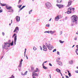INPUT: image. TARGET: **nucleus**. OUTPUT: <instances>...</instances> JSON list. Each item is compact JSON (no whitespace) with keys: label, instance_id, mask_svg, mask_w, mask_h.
Segmentation results:
<instances>
[{"label":"nucleus","instance_id":"35","mask_svg":"<svg viewBox=\"0 0 78 78\" xmlns=\"http://www.w3.org/2000/svg\"><path fill=\"white\" fill-rule=\"evenodd\" d=\"M50 33V31H46L44 32V33Z\"/></svg>","mask_w":78,"mask_h":78},{"label":"nucleus","instance_id":"57","mask_svg":"<svg viewBox=\"0 0 78 78\" xmlns=\"http://www.w3.org/2000/svg\"><path fill=\"white\" fill-rule=\"evenodd\" d=\"M21 75H24V74H23V73H21Z\"/></svg>","mask_w":78,"mask_h":78},{"label":"nucleus","instance_id":"56","mask_svg":"<svg viewBox=\"0 0 78 78\" xmlns=\"http://www.w3.org/2000/svg\"><path fill=\"white\" fill-rule=\"evenodd\" d=\"M65 19V20H67V17H66Z\"/></svg>","mask_w":78,"mask_h":78},{"label":"nucleus","instance_id":"17","mask_svg":"<svg viewBox=\"0 0 78 78\" xmlns=\"http://www.w3.org/2000/svg\"><path fill=\"white\" fill-rule=\"evenodd\" d=\"M13 44H14V43L13 40H12V42L11 43H10L9 44L11 46H12V45H13Z\"/></svg>","mask_w":78,"mask_h":78},{"label":"nucleus","instance_id":"37","mask_svg":"<svg viewBox=\"0 0 78 78\" xmlns=\"http://www.w3.org/2000/svg\"><path fill=\"white\" fill-rule=\"evenodd\" d=\"M16 34H14L13 35V36H12V38H13V37H14V36H16Z\"/></svg>","mask_w":78,"mask_h":78},{"label":"nucleus","instance_id":"18","mask_svg":"<svg viewBox=\"0 0 78 78\" xmlns=\"http://www.w3.org/2000/svg\"><path fill=\"white\" fill-rule=\"evenodd\" d=\"M1 4L2 6H6V4L1 3Z\"/></svg>","mask_w":78,"mask_h":78},{"label":"nucleus","instance_id":"30","mask_svg":"<svg viewBox=\"0 0 78 78\" xmlns=\"http://www.w3.org/2000/svg\"><path fill=\"white\" fill-rule=\"evenodd\" d=\"M33 49L34 50V51H36V50H37V48H36V47H34V46Z\"/></svg>","mask_w":78,"mask_h":78},{"label":"nucleus","instance_id":"63","mask_svg":"<svg viewBox=\"0 0 78 78\" xmlns=\"http://www.w3.org/2000/svg\"><path fill=\"white\" fill-rule=\"evenodd\" d=\"M41 50H42V48H41Z\"/></svg>","mask_w":78,"mask_h":78},{"label":"nucleus","instance_id":"6","mask_svg":"<svg viewBox=\"0 0 78 78\" xmlns=\"http://www.w3.org/2000/svg\"><path fill=\"white\" fill-rule=\"evenodd\" d=\"M5 7L7 9H11L12 8L11 7L9 6V5H6Z\"/></svg>","mask_w":78,"mask_h":78},{"label":"nucleus","instance_id":"62","mask_svg":"<svg viewBox=\"0 0 78 78\" xmlns=\"http://www.w3.org/2000/svg\"><path fill=\"white\" fill-rule=\"evenodd\" d=\"M20 21V17H19V21Z\"/></svg>","mask_w":78,"mask_h":78},{"label":"nucleus","instance_id":"11","mask_svg":"<svg viewBox=\"0 0 78 78\" xmlns=\"http://www.w3.org/2000/svg\"><path fill=\"white\" fill-rule=\"evenodd\" d=\"M43 48H44L43 50H44V51H47V47H46V46H45V45H44L43 47Z\"/></svg>","mask_w":78,"mask_h":78},{"label":"nucleus","instance_id":"38","mask_svg":"<svg viewBox=\"0 0 78 78\" xmlns=\"http://www.w3.org/2000/svg\"><path fill=\"white\" fill-rule=\"evenodd\" d=\"M27 72H27V71H26V72H25L24 73V74L23 75H27Z\"/></svg>","mask_w":78,"mask_h":78},{"label":"nucleus","instance_id":"54","mask_svg":"<svg viewBox=\"0 0 78 78\" xmlns=\"http://www.w3.org/2000/svg\"><path fill=\"white\" fill-rule=\"evenodd\" d=\"M51 18L49 20V21H51Z\"/></svg>","mask_w":78,"mask_h":78},{"label":"nucleus","instance_id":"48","mask_svg":"<svg viewBox=\"0 0 78 78\" xmlns=\"http://www.w3.org/2000/svg\"><path fill=\"white\" fill-rule=\"evenodd\" d=\"M34 69V68H33V67H32L31 68L32 70H33Z\"/></svg>","mask_w":78,"mask_h":78},{"label":"nucleus","instance_id":"39","mask_svg":"<svg viewBox=\"0 0 78 78\" xmlns=\"http://www.w3.org/2000/svg\"><path fill=\"white\" fill-rule=\"evenodd\" d=\"M56 51V49H55L53 51V52H55V51Z\"/></svg>","mask_w":78,"mask_h":78},{"label":"nucleus","instance_id":"15","mask_svg":"<svg viewBox=\"0 0 78 78\" xmlns=\"http://www.w3.org/2000/svg\"><path fill=\"white\" fill-rule=\"evenodd\" d=\"M56 72H57L58 73H59L61 72V70L57 68L56 70Z\"/></svg>","mask_w":78,"mask_h":78},{"label":"nucleus","instance_id":"7","mask_svg":"<svg viewBox=\"0 0 78 78\" xmlns=\"http://www.w3.org/2000/svg\"><path fill=\"white\" fill-rule=\"evenodd\" d=\"M21 59V61L20 62V65H19V67H20V68L21 67V66H22V61H23V59Z\"/></svg>","mask_w":78,"mask_h":78},{"label":"nucleus","instance_id":"40","mask_svg":"<svg viewBox=\"0 0 78 78\" xmlns=\"http://www.w3.org/2000/svg\"><path fill=\"white\" fill-rule=\"evenodd\" d=\"M2 12H3V10L2 9H0V13Z\"/></svg>","mask_w":78,"mask_h":78},{"label":"nucleus","instance_id":"52","mask_svg":"<svg viewBox=\"0 0 78 78\" xmlns=\"http://www.w3.org/2000/svg\"><path fill=\"white\" fill-rule=\"evenodd\" d=\"M9 45L7 46V47H10V44H9Z\"/></svg>","mask_w":78,"mask_h":78},{"label":"nucleus","instance_id":"26","mask_svg":"<svg viewBox=\"0 0 78 78\" xmlns=\"http://www.w3.org/2000/svg\"><path fill=\"white\" fill-rule=\"evenodd\" d=\"M43 69H47V67L46 66H43Z\"/></svg>","mask_w":78,"mask_h":78},{"label":"nucleus","instance_id":"19","mask_svg":"<svg viewBox=\"0 0 78 78\" xmlns=\"http://www.w3.org/2000/svg\"><path fill=\"white\" fill-rule=\"evenodd\" d=\"M55 31H50V33L51 34H53L55 33Z\"/></svg>","mask_w":78,"mask_h":78},{"label":"nucleus","instance_id":"53","mask_svg":"<svg viewBox=\"0 0 78 78\" xmlns=\"http://www.w3.org/2000/svg\"><path fill=\"white\" fill-rule=\"evenodd\" d=\"M47 61H45L44 62V63H46V62H47Z\"/></svg>","mask_w":78,"mask_h":78},{"label":"nucleus","instance_id":"34","mask_svg":"<svg viewBox=\"0 0 78 78\" xmlns=\"http://www.w3.org/2000/svg\"><path fill=\"white\" fill-rule=\"evenodd\" d=\"M45 45L47 47H48L49 46V44H47V43H45Z\"/></svg>","mask_w":78,"mask_h":78},{"label":"nucleus","instance_id":"61","mask_svg":"<svg viewBox=\"0 0 78 78\" xmlns=\"http://www.w3.org/2000/svg\"><path fill=\"white\" fill-rule=\"evenodd\" d=\"M44 63H43V64H42V66H43H43H44Z\"/></svg>","mask_w":78,"mask_h":78},{"label":"nucleus","instance_id":"36","mask_svg":"<svg viewBox=\"0 0 78 78\" xmlns=\"http://www.w3.org/2000/svg\"><path fill=\"white\" fill-rule=\"evenodd\" d=\"M46 27H50V24H47L46 25Z\"/></svg>","mask_w":78,"mask_h":78},{"label":"nucleus","instance_id":"10","mask_svg":"<svg viewBox=\"0 0 78 78\" xmlns=\"http://www.w3.org/2000/svg\"><path fill=\"white\" fill-rule=\"evenodd\" d=\"M57 63L58 64V65H59V66H62V62H61L57 61Z\"/></svg>","mask_w":78,"mask_h":78},{"label":"nucleus","instance_id":"29","mask_svg":"<svg viewBox=\"0 0 78 78\" xmlns=\"http://www.w3.org/2000/svg\"><path fill=\"white\" fill-rule=\"evenodd\" d=\"M59 42H60V43H61V44H63V43H64V41H61V40H59Z\"/></svg>","mask_w":78,"mask_h":78},{"label":"nucleus","instance_id":"1","mask_svg":"<svg viewBox=\"0 0 78 78\" xmlns=\"http://www.w3.org/2000/svg\"><path fill=\"white\" fill-rule=\"evenodd\" d=\"M71 26H74L75 24H76L78 17L76 15H73L71 18Z\"/></svg>","mask_w":78,"mask_h":78},{"label":"nucleus","instance_id":"22","mask_svg":"<svg viewBox=\"0 0 78 78\" xmlns=\"http://www.w3.org/2000/svg\"><path fill=\"white\" fill-rule=\"evenodd\" d=\"M69 64H73V61L72 60L71 61H70L69 62Z\"/></svg>","mask_w":78,"mask_h":78},{"label":"nucleus","instance_id":"3","mask_svg":"<svg viewBox=\"0 0 78 78\" xmlns=\"http://www.w3.org/2000/svg\"><path fill=\"white\" fill-rule=\"evenodd\" d=\"M67 13L68 14H70L71 13H72V12H71V11H72V9H70V7L69 8L67 9Z\"/></svg>","mask_w":78,"mask_h":78},{"label":"nucleus","instance_id":"4","mask_svg":"<svg viewBox=\"0 0 78 78\" xmlns=\"http://www.w3.org/2000/svg\"><path fill=\"white\" fill-rule=\"evenodd\" d=\"M16 41H17V35L15 36L14 38V44L16 45Z\"/></svg>","mask_w":78,"mask_h":78},{"label":"nucleus","instance_id":"31","mask_svg":"<svg viewBox=\"0 0 78 78\" xmlns=\"http://www.w3.org/2000/svg\"><path fill=\"white\" fill-rule=\"evenodd\" d=\"M68 75L69 76V77L71 76L72 75H71V73H68Z\"/></svg>","mask_w":78,"mask_h":78},{"label":"nucleus","instance_id":"12","mask_svg":"<svg viewBox=\"0 0 78 78\" xmlns=\"http://www.w3.org/2000/svg\"><path fill=\"white\" fill-rule=\"evenodd\" d=\"M32 76H38V75L37 73L34 72L32 73Z\"/></svg>","mask_w":78,"mask_h":78},{"label":"nucleus","instance_id":"20","mask_svg":"<svg viewBox=\"0 0 78 78\" xmlns=\"http://www.w3.org/2000/svg\"><path fill=\"white\" fill-rule=\"evenodd\" d=\"M47 48L50 50H52V48H51L50 46H49Z\"/></svg>","mask_w":78,"mask_h":78},{"label":"nucleus","instance_id":"13","mask_svg":"<svg viewBox=\"0 0 78 78\" xmlns=\"http://www.w3.org/2000/svg\"><path fill=\"white\" fill-rule=\"evenodd\" d=\"M56 2L57 3H61L62 0H57Z\"/></svg>","mask_w":78,"mask_h":78},{"label":"nucleus","instance_id":"21","mask_svg":"<svg viewBox=\"0 0 78 78\" xmlns=\"http://www.w3.org/2000/svg\"><path fill=\"white\" fill-rule=\"evenodd\" d=\"M34 72H39V69L37 68L35 71Z\"/></svg>","mask_w":78,"mask_h":78},{"label":"nucleus","instance_id":"46","mask_svg":"<svg viewBox=\"0 0 78 78\" xmlns=\"http://www.w3.org/2000/svg\"><path fill=\"white\" fill-rule=\"evenodd\" d=\"M2 34L3 35V36H4V35H5V33H4V32H3L2 33Z\"/></svg>","mask_w":78,"mask_h":78},{"label":"nucleus","instance_id":"5","mask_svg":"<svg viewBox=\"0 0 78 78\" xmlns=\"http://www.w3.org/2000/svg\"><path fill=\"white\" fill-rule=\"evenodd\" d=\"M56 6H58L59 8L61 9V8H63V5H58V4H56Z\"/></svg>","mask_w":78,"mask_h":78},{"label":"nucleus","instance_id":"16","mask_svg":"<svg viewBox=\"0 0 78 78\" xmlns=\"http://www.w3.org/2000/svg\"><path fill=\"white\" fill-rule=\"evenodd\" d=\"M5 44V45H6V46H7L8 45H9V44H10V43H4Z\"/></svg>","mask_w":78,"mask_h":78},{"label":"nucleus","instance_id":"43","mask_svg":"<svg viewBox=\"0 0 78 78\" xmlns=\"http://www.w3.org/2000/svg\"><path fill=\"white\" fill-rule=\"evenodd\" d=\"M20 2H21V0H19L18 2V4H19V3H20Z\"/></svg>","mask_w":78,"mask_h":78},{"label":"nucleus","instance_id":"45","mask_svg":"<svg viewBox=\"0 0 78 78\" xmlns=\"http://www.w3.org/2000/svg\"><path fill=\"white\" fill-rule=\"evenodd\" d=\"M49 65L50 66H52V65L51 63H49Z\"/></svg>","mask_w":78,"mask_h":78},{"label":"nucleus","instance_id":"64","mask_svg":"<svg viewBox=\"0 0 78 78\" xmlns=\"http://www.w3.org/2000/svg\"><path fill=\"white\" fill-rule=\"evenodd\" d=\"M76 34H78V32H76Z\"/></svg>","mask_w":78,"mask_h":78},{"label":"nucleus","instance_id":"50","mask_svg":"<svg viewBox=\"0 0 78 78\" xmlns=\"http://www.w3.org/2000/svg\"><path fill=\"white\" fill-rule=\"evenodd\" d=\"M26 58H27V59H28V56H27V55H26Z\"/></svg>","mask_w":78,"mask_h":78},{"label":"nucleus","instance_id":"32","mask_svg":"<svg viewBox=\"0 0 78 78\" xmlns=\"http://www.w3.org/2000/svg\"><path fill=\"white\" fill-rule=\"evenodd\" d=\"M72 9H73V11L72 13H74V12H75L74 11H75V8H72Z\"/></svg>","mask_w":78,"mask_h":78},{"label":"nucleus","instance_id":"55","mask_svg":"<svg viewBox=\"0 0 78 78\" xmlns=\"http://www.w3.org/2000/svg\"><path fill=\"white\" fill-rule=\"evenodd\" d=\"M74 40H77V39L76 38H74Z\"/></svg>","mask_w":78,"mask_h":78},{"label":"nucleus","instance_id":"25","mask_svg":"<svg viewBox=\"0 0 78 78\" xmlns=\"http://www.w3.org/2000/svg\"><path fill=\"white\" fill-rule=\"evenodd\" d=\"M13 12V9H10V10L8 11V12Z\"/></svg>","mask_w":78,"mask_h":78},{"label":"nucleus","instance_id":"49","mask_svg":"<svg viewBox=\"0 0 78 78\" xmlns=\"http://www.w3.org/2000/svg\"><path fill=\"white\" fill-rule=\"evenodd\" d=\"M26 50H27V49H25V51H24V53H26Z\"/></svg>","mask_w":78,"mask_h":78},{"label":"nucleus","instance_id":"14","mask_svg":"<svg viewBox=\"0 0 78 78\" xmlns=\"http://www.w3.org/2000/svg\"><path fill=\"white\" fill-rule=\"evenodd\" d=\"M59 19H60V18H59V16H57L55 18V20L58 21V20Z\"/></svg>","mask_w":78,"mask_h":78},{"label":"nucleus","instance_id":"33","mask_svg":"<svg viewBox=\"0 0 78 78\" xmlns=\"http://www.w3.org/2000/svg\"><path fill=\"white\" fill-rule=\"evenodd\" d=\"M19 18V17L18 16H16V21H18V18Z\"/></svg>","mask_w":78,"mask_h":78},{"label":"nucleus","instance_id":"51","mask_svg":"<svg viewBox=\"0 0 78 78\" xmlns=\"http://www.w3.org/2000/svg\"><path fill=\"white\" fill-rule=\"evenodd\" d=\"M76 73H78V70L77 71H75Z\"/></svg>","mask_w":78,"mask_h":78},{"label":"nucleus","instance_id":"9","mask_svg":"<svg viewBox=\"0 0 78 78\" xmlns=\"http://www.w3.org/2000/svg\"><path fill=\"white\" fill-rule=\"evenodd\" d=\"M72 2V1L69 0L68 2L67 6H68V7H69L70 5H72L71 3Z\"/></svg>","mask_w":78,"mask_h":78},{"label":"nucleus","instance_id":"27","mask_svg":"<svg viewBox=\"0 0 78 78\" xmlns=\"http://www.w3.org/2000/svg\"><path fill=\"white\" fill-rule=\"evenodd\" d=\"M22 5H18L17 6V7H18V8H21V7H22Z\"/></svg>","mask_w":78,"mask_h":78},{"label":"nucleus","instance_id":"24","mask_svg":"<svg viewBox=\"0 0 78 78\" xmlns=\"http://www.w3.org/2000/svg\"><path fill=\"white\" fill-rule=\"evenodd\" d=\"M49 46H50L51 48H53L54 47H53V46H52L50 44H49Z\"/></svg>","mask_w":78,"mask_h":78},{"label":"nucleus","instance_id":"42","mask_svg":"<svg viewBox=\"0 0 78 78\" xmlns=\"http://www.w3.org/2000/svg\"><path fill=\"white\" fill-rule=\"evenodd\" d=\"M57 55H59V51H57Z\"/></svg>","mask_w":78,"mask_h":78},{"label":"nucleus","instance_id":"41","mask_svg":"<svg viewBox=\"0 0 78 78\" xmlns=\"http://www.w3.org/2000/svg\"><path fill=\"white\" fill-rule=\"evenodd\" d=\"M60 35H61V34H62V31H61L60 32Z\"/></svg>","mask_w":78,"mask_h":78},{"label":"nucleus","instance_id":"8","mask_svg":"<svg viewBox=\"0 0 78 78\" xmlns=\"http://www.w3.org/2000/svg\"><path fill=\"white\" fill-rule=\"evenodd\" d=\"M17 30H18V31L19 30V27H16L15 28V29L14 30V31H13L14 33H15L16 31H17Z\"/></svg>","mask_w":78,"mask_h":78},{"label":"nucleus","instance_id":"47","mask_svg":"<svg viewBox=\"0 0 78 78\" xmlns=\"http://www.w3.org/2000/svg\"><path fill=\"white\" fill-rule=\"evenodd\" d=\"M22 9H23L22 7L21 8H20V9H19L20 11L19 12H20V11H21V10H22Z\"/></svg>","mask_w":78,"mask_h":78},{"label":"nucleus","instance_id":"58","mask_svg":"<svg viewBox=\"0 0 78 78\" xmlns=\"http://www.w3.org/2000/svg\"><path fill=\"white\" fill-rule=\"evenodd\" d=\"M76 47H77V48H78V45H76Z\"/></svg>","mask_w":78,"mask_h":78},{"label":"nucleus","instance_id":"2","mask_svg":"<svg viewBox=\"0 0 78 78\" xmlns=\"http://www.w3.org/2000/svg\"><path fill=\"white\" fill-rule=\"evenodd\" d=\"M46 8L50 9V8H51V5L49 2H47L46 3Z\"/></svg>","mask_w":78,"mask_h":78},{"label":"nucleus","instance_id":"28","mask_svg":"<svg viewBox=\"0 0 78 78\" xmlns=\"http://www.w3.org/2000/svg\"><path fill=\"white\" fill-rule=\"evenodd\" d=\"M76 53L77 55H78V49H76Z\"/></svg>","mask_w":78,"mask_h":78},{"label":"nucleus","instance_id":"59","mask_svg":"<svg viewBox=\"0 0 78 78\" xmlns=\"http://www.w3.org/2000/svg\"><path fill=\"white\" fill-rule=\"evenodd\" d=\"M75 45H73V46L72 47V48H73V47H74V46H75Z\"/></svg>","mask_w":78,"mask_h":78},{"label":"nucleus","instance_id":"60","mask_svg":"<svg viewBox=\"0 0 78 78\" xmlns=\"http://www.w3.org/2000/svg\"><path fill=\"white\" fill-rule=\"evenodd\" d=\"M3 58V56H2V58H1V59H2V58Z\"/></svg>","mask_w":78,"mask_h":78},{"label":"nucleus","instance_id":"23","mask_svg":"<svg viewBox=\"0 0 78 78\" xmlns=\"http://www.w3.org/2000/svg\"><path fill=\"white\" fill-rule=\"evenodd\" d=\"M4 49L8 50V47L6 46L5 45H4Z\"/></svg>","mask_w":78,"mask_h":78},{"label":"nucleus","instance_id":"44","mask_svg":"<svg viewBox=\"0 0 78 78\" xmlns=\"http://www.w3.org/2000/svg\"><path fill=\"white\" fill-rule=\"evenodd\" d=\"M26 7V6L25 5H24L23 6H22V9H23V8H24L25 7Z\"/></svg>","mask_w":78,"mask_h":78}]
</instances>
